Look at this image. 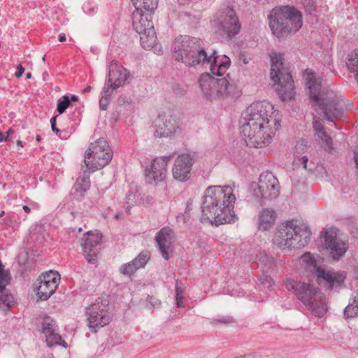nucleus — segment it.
<instances>
[{"label": "nucleus", "instance_id": "1", "mask_svg": "<svg viewBox=\"0 0 358 358\" xmlns=\"http://www.w3.org/2000/svg\"><path fill=\"white\" fill-rule=\"evenodd\" d=\"M240 124L247 145L262 147L270 143L280 128V115L268 102L257 101L244 110Z\"/></svg>", "mask_w": 358, "mask_h": 358}, {"label": "nucleus", "instance_id": "2", "mask_svg": "<svg viewBox=\"0 0 358 358\" xmlns=\"http://www.w3.org/2000/svg\"><path fill=\"white\" fill-rule=\"evenodd\" d=\"M234 185L208 187L203 196L201 222H209L216 226L234 222Z\"/></svg>", "mask_w": 358, "mask_h": 358}, {"label": "nucleus", "instance_id": "3", "mask_svg": "<svg viewBox=\"0 0 358 358\" xmlns=\"http://www.w3.org/2000/svg\"><path fill=\"white\" fill-rule=\"evenodd\" d=\"M201 40L196 38L181 36L174 43V57L176 60L191 66L211 62V74L222 77L230 66L229 58L225 56L224 60L219 61L215 50L208 56L201 47Z\"/></svg>", "mask_w": 358, "mask_h": 358}, {"label": "nucleus", "instance_id": "4", "mask_svg": "<svg viewBox=\"0 0 358 358\" xmlns=\"http://www.w3.org/2000/svg\"><path fill=\"white\" fill-rule=\"evenodd\" d=\"M303 78L310 91V99L318 105L324 118L334 122V119L341 117L343 113L342 97L323 87L322 78L311 69L305 70Z\"/></svg>", "mask_w": 358, "mask_h": 358}, {"label": "nucleus", "instance_id": "5", "mask_svg": "<svg viewBox=\"0 0 358 358\" xmlns=\"http://www.w3.org/2000/svg\"><path fill=\"white\" fill-rule=\"evenodd\" d=\"M135 7L131 20L134 30L140 35L144 49H150L156 43L157 36L152 20V12L157 8L158 0H131Z\"/></svg>", "mask_w": 358, "mask_h": 358}, {"label": "nucleus", "instance_id": "6", "mask_svg": "<svg viewBox=\"0 0 358 358\" xmlns=\"http://www.w3.org/2000/svg\"><path fill=\"white\" fill-rule=\"evenodd\" d=\"M289 220L278 226L273 242L280 249L300 248L306 246L312 235L309 227L304 223L296 224Z\"/></svg>", "mask_w": 358, "mask_h": 358}, {"label": "nucleus", "instance_id": "7", "mask_svg": "<svg viewBox=\"0 0 358 358\" xmlns=\"http://www.w3.org/2000/svg\"><path fill=\"white\" fill-rule=\"evenodd\" d=\"M302 24L301 13L292 6H285L273 10L269 17V27L278 38L295 34Z\"/></svg>", "mask_w": 358, "mask_h": 358}, {"label": "nucleus", "instance_id": "8", "mask_svg": "<svg viewBox=\"0 0 358 358\" xmlns=\"http://www.w3.org/2000/svg\"><path fill=\"white\" fill-rule=\"evenodd\" d=\"M271 78L278 85L277 89L278 96L285 101L292 99L294 96V80L288 69L285 66L282 55L271 52Z\"/></svg>", "mask_w": 358, "mask_h": 358}, {"label": "nucleus", "instance_id": "9", "mask_svg": "<svg viewBox=\"0 0 358 358\" xmlns=\"http://www.w3.org/2000/svg\"><path fill=\"white\" fill-rule=\"evenodd\" d=\"M199 86L208 99H220L228 96L238 97L240 92L234 83L225 77L214 78L210 73H203L199 78Z\"/></svg>", "mask_w": 358, "mask_h": 358}, {"label": "nucleus", "instance_id": "10", "mask_svg": "<svg viewBox=\"0 0 358 358\" xmlns=\"http://www.w3.org/2000/svg\"><path fill=\"white\" fill-rule=\"evenodd\" d=\"M108 304L103 303L100 298L86 308V315L88 327L91 331L96 332L98 329L109 324L110 321V313L106 310Z\"/></svg>", "mask_w": 358, "mask_h": 358}, {"label": "nucleus", "instance_id": "11", "mask_svg": "<svg viewBox=\"0 0 358 358\" xmlns=\"http://www.w3.org/2000/svg\"><path fill=\"white\" fill-rule=\"evenodd\" d=\"M280 193L278 179L271 172L262 173L259 178L257 189H255V195L260 198V204L264 205L266 199H275Z\"/></svg>", "mask_w": 358, "mask_h": 358}, {"label": "nucleus", "instance_id": "12", "mask_svg": "<svg viewBox=\"0 0 358 358\" xmlns=\"http://www.w3.org/2000/svg\"><path fill=\"white\" fill-rule=\"evenodd\" d=\"M154 136L157 138H169L173 136L180 129L177 117L171 111L159 114L153 121Z\"/></svg>", "mask_w": 358, "mask_h": 358}, {"label": "nucleus", "instance_id": "13", "mask_svg": "<svg viewBox=\"0 0 358 358\" xmlns=\"http://www.w3.org/2000/svg\"><path fill=\"white\" fill-rule=\"evenodd\" d=\"M198 159L199 155L196 152H189L178 155L175 159L172 169L173 178L180 182L189 180L192 166Z\"/></svg>", "mask_w": 358, "mask_h": 358}, {"label": "nucleus", "instance_id": "14", "mask_svg": "<svg viewBox=\"0 0 358 358\" xmlns=\"http://www.w3.org/2000/svg\"><path fill=\"white\" fill-rule=\"evenodd\" d=\"M321 236L324 237L325 248L334 260H339L345 254L348 243L338 237L336 228L332 227L322 231Z\"/></svg>", "mask_w": 358, "mask_h": 358}, {"label": "nucleus", "instance_id": "15", "mask_svg": "<svg viewBox=\"0 0 358 358\" xmlns=\"http://www.w3.org/2000/svg\"><path fill=\"white\" fill-rule=\"evenodd\" d=\"M219 29L229 37H234L241 29V24L234 8L227 7L217 13L215 19Z\"/></svg>", "mask_w": 358, "mask_h": 358}, {"label": "nucleus", "instance_id": "16", "mask_svg": "<svg viewBox=\"0 0 358 358\" xmlns=\"http://www.w3.org/2000/svg\"><path fill=\"white\" fill-rule=\"evenodd\" d=\"M286 289L292 292L296 298L304 305H310L315 300L320 289L310 283L294 280H288L285 283Z\"/></svg>", "mask_w": 358, "mask_h": 358}, {"label": "nucleus", "instance_id": "17", "mask_svg": "<svg viewBox=\"0 0 358 358\" xmlns=\"http://www.w3.org/2000/svg\"><path fill=\"white\" fill-rule=\"evenodd\" d=\"M102 235L100 233L91 231L84 234L81 239V246L86 260L90 264L97 262V256L101 250Z\"/></svg>", "mask_w": 358, "mask_h": 358}, {"label": "nucleus", "instance_id": "18", "mask_svg": "<svg viewBox=\"0 0 358 358\" xmlns=\"http://www.w3.org/2000/svg\"><path fill=\"white\" fill-rule=\"evenodd\" d=\"M170 159L171 156H164L152 160L150 167L145 169V178L148 183L159 182L165 180Z\"/></svg>", "mask_w": 358, "mask_h": 358}, {"label": "nucleus", "instance_id": "19", "mask_svg": "<svg viewBox=\"0 0 358 358\" xmlns=\"http://www.w3.org/2000/svg\"><path fill=\"white\" fill-rule=\"evenodd\" d=\"M10 279L9 270L6 269L0 261V304L3 305L7 310L17 305L14 296L6 289V286L9 285Z\"/></svg>", "mask_w": 358, "mask_h": 358}, {"label": "nucleus", "instance_id": "20", "mask_svg": "<svg viewBox=\"0 0 358 358\" xmlns=\"http://www.w3.org/2000/svg\"><path fill=\"white\" fill-rule=\"evenodd\" d=\"M174 239V232L169 227H164L155 236L157 246L162 257L168 260Z\"/></svg>", "mask_w": 358, "mask_h": 358}, {"label": "nucleus", "instance_id": "21", "mask_svg": "<svg viewBox=\"0 0 358 358\" xmlns=\"http://www.w3.org/2000/svg\"><path fill=\"white\" fill-rule=\"evenodd\" d=\"M113 152L111 149H106V152H94V155L85 157V164L92 172L105 167L111 161Z\"/></svg>", "mask_w": 358, "mask_h": 358}, {"label": "nucleus", "instance_id": "22", "mask_svg": "<svg viewBox=\"0 0 358 358\" xmlns=\"http://www.w3.org/2000/svg\"><path fill=\"white\" fill-rule=\"evenodd\" d=\"M129 76V72L120 64L112 62L109 65L108 81L112 83L113 89H117L123 85Z\"/></svg>", "mask_w": 358, "mask_h": 358}, {"label": "nucleus", "instance_id": "23", "mask_svg": "<svg viewBox=\"0 0 358 358\" xmlns=\"http://www.w3.org/2000/svg\"><path fill=\"white\" fill-rule=\"evenodd\" d=\"M150 258L149 252L143 251L132 261L122 264L120 267L119 271L125 276L131 277L138 269L143 268Z\"/></svg>", "mask_w": 358, "mask_h": 358}, {"label": "nucleus", "instance_id": "24", "mask_svg": "<svg viewBox=\"0 0 358 358\" xmlns=\"http://www.w3.org/2000/svg\"><path fill=\"white\" fill-rule=\"evenodd\" d=\"M316 275L319 279H323L325 281L330 289L341 286L345 279V275L342 273L326 271L320 267L316 269Z\"/></svg>", "mask_w": 358, "mask_h": 358}, {"label": "nucleus", "instance_id": "25", "mask_svg": "<svg viewBox=\"0 0 358 358\" xmlns=\"http://www.w3.org/2000/svg\"><path fill=\"white\" fill-rule=\"evenodd\" d=\"M313 127L315 131V134L320 140V143L322 147L327 151H331L334 149L332 139L325 131L324 127L320 120H316L315 117H314Z\"/></svg>", "mask_w": 358, "mask_h": 358}, {"label": "nucleus", "instance_id": "26", "mask_svg": "<svg viewBox=\"0 0 358 358\" xmlns=\"http://www.w3.org/2000/svg\"><path fill=\"white\" fill-rule=\"evenodd\" d=\"M276 213L271 208H263L259 214L258 229L260 231H268L273 226Z\"/></svg>", "mask_w": 358, "mask_h": 358}, {"label": "nucleus", "instance_id": "27", "mask_svg": "<svg viewBox=\"0 0 358 358\" xmlns=\"http://www.w3.org/2000/svg\"><path fill=\"white\" fill-rule=\"evenodd\" d=\"M307 149L306 143L304 141H301L296 143L294 148V162H300L305 169L312 170V167H308V159L306 155H302L305 152V150Z\"/></svg>", "mask_w": 358, "mask_h": 358}, {"label": "nucleus", "instance_id": "28", "mask_svg": "<svg viewBox=\"0 0 358 358\" xmlns=\"http://www.w3.org/2000/svg\"><path fill=\"white\" fill-rule=\"evenodd\" d=\"M57 287L54 285L53 283H44V281L38 280L37 295L41 300H47L55 293Z\"/></svg>", "mask_w": 358, "mask_h": 358}, {"label": "nucleus", "instance_id": "29", "mask_svg": "<svg viewBox=\"0 0 358 358\" xmlns=\"http://www.w3.org/2000/svg\"><path fill=\"white\" fill-rule=\"evenodd\" d=\"M106 149H110L108 142L105 138H100L90 145L85 157H89L90 155H94V152L99 153L106 152Z\"/></svg>", "mask_w": 358, "mask_h": 358}, {"label": "nucleus", "instance_id": "30", "mask_svg": "<svg viewBox=\"0 0 358 358\" xmlns=\"http://www.w3.org/2000/svg\"><path fill=\"white\" fill-rule=\"evenodd\" d=\"M90 187V180L88 175L84 173L76 180L74 184L73 189L76 192L80 194L81 196L84 194Z\"/></svg>", "mask_w": 358, "mask_h": 358}, {"label": "nucleus", "instance_id": "31", "mask_svg": "<svg viewBox=\"0 0 358 358\" xmlns=\"http://www.w3.org/2000/svg\"><path fill=\"white\" fill-rule=\"evenodd\" d=\"M306 307L311 311V313L317 317H323L327 311V307L324 302L317 303L316 300H313L310 305H307Z\"/></svg>", "mask_w": 358, "mask_h": 358}, {"label": "nucleus", "instance_id": "32", "mask_svg": "<svg viewBox=\"0 0 358 358\" xmlns=\"http://www.w3.org/2000/svg\"><path fill=\"white\" fill-rule=\"evenodd\" d=\"M56 331L57 330H53L50 333L45 334L47 345L49 347L58 345L66 348V342L63 341L62 336Z\"/></svg>", "mask_w": 358, "mask_h": 358}, {"label": "nucleus", "instance_id": "33", "mask_svg": "<svg viewBox=\"0 0 358 358\" xmlns=\"http://www.w3.org/2000/svg\"><path fill=\"white\" fill-rule=\"evenodd\" d=\"M344 315L347 318L358 316V296H355L352 301L345 307Z\"/></svg>", "mask_w": 358, "mask_h": 358}, {"label": "nucleus", "instance_id": "34", "mask_svg": "<svg viewBox=\"0 0 358 358\" xmlns=\"http://www.w3.org/2000/svg\"><path fill=\"white\" fill-rule=\"evenodd\" d=\"M38 280L44 281V283H53L54 285H59L60 275L57 271H49L39 276Z\"/></svg>", "mask_w": 358, "mask_h": 358}, {"label": "nucleus", "instance_id": "35", "mask_svg": "<svg viewBox=\"0 0 358 358\" xmlns=\"http://www.w3.org/2000/svg\"><path fill=\"white\" fill-rule=\"evenodd\" d=\"M347 67L350 71L355 73V78L358 81V50L349 55Z\"/></svg>", "mask_w": 358, "mask_h": 358}, {"label": "nucleus", "instance_id": "36", "mask_svg": "<svg viewBox=\"0 0 358 358\" xmlns=\"http://www.w3.org/2000/svg\"><path fill=\"white\" fill-rule=\"evenodd\" d=\"M53 330H57L55 321L50 316H45L42 322V332L45 335Z\"/></svg>", "mask_w": 358, "mask_h": 358}, {"label": "nucleus", "instance_id": "37", "mask_svg": "<svg viewBox=\"0 0 358 358\" xmlns=\"http://www.w3.org/2000/svg\"><path fill=\"white\" fill-rule=\"evenodd\" d=\"M259 264L263 265L262 270L264 273H268L270 270L275 267L274 259L271 257L265 255L259 260Z\"/></svg>", "mask_w": 358, "mask_h": 358}, {"label": "nucleus", "instance_id": "38", "mask_svg": "<svg viewBox=\"0 0 358 358\" xmlns=\"http://www.w3.org/2000/svg\"><path fill=\"white\" fill-rule=\"evenodd\" d=\"M71 99L69 96L64 95L62 99H59L57 104V110L59 114H62L70 106Z\"/></svg>", "mask_w": 358, "mask_h": 358}, {"label": "nucleus", "instance_id": "39", "mask_svg": "<svg viewBox=\"0 0 358 358\" xmlns=\"http://www.w3.org/2000/svg\"><path fill=\"white\" fill-rule=\"evenodd\" d=\"M138 199V195L136 192H133L132 190H129L126 194L125 198V208L127 210H128L131 206L134 205L136 203Z\"/></svg>", "mask_w": 358, "mask_h": 358}, {"label": "nucleus", "instance_id": "40", "mask_svg": "<svg viewBox=\"0 0 358 358\" xmlns=\"http://www.w3.org/2000/svg\"><path fill=\"white\" fill-rule=\"evenodd\" d=\"M258 280L259 282V285L265 289H271L274 285L271 278L264 273L258 277Z\"/></svg>", "mask_w": 358, "mask_h": 358}, {"label": "nucleus", "instance_id": "41", "mask_svg": "<svg viewBox=\"0 0 358 358\" xmlns=\"http://www.w3.org/2000/svg\"><path fill=\"white\" fill-rule=\"evenodd\" d=\"M234 319L231 316H220L216 318H213L211 321L213 325L218 324H229L234 323Z\"/></svg>", "mask_w": 358, "mask_h": 358}, {"label": "nucleus", "instance_id": "42", "mask_svg": "<svg viewBox=\"0 0 358 358\" xmlns=\"http://www.w3.org/2000/svg\"><path fill=\"white\" fill-rule=\"evenodd\" d=\"M146 301L148 302L146 306L150 310H153L156 308H159V306L161 305L160 301L152 296H148L146 299Z\"/></svg>", "mask_w": 358, "mask_h": 358}, {"label": "nucleus", "instance_id": "43", "mask_svg": "<svg viewBox=\"0 0 358 358\" xmlns=\"http://www.w3.org/2000/svg\"><path fill=\"white\" fill-rule=\"evenodd\" d=\"M115 90V89H113L112 83H109L108 82L103 87V91L101 92V96L110 99L113 90Z\"/></svg>", "mask_w": 358, "mask_h": 358}, {"label": "nucleus", "instance_id": "44", "mask_svg": "<svg viewBox=\"0 0 358 358\" xmlns=\"http://www.w3.org/2000/svg\"><path fill=\"white\" fill-rule=\"evenodd\" d=\"M302 259L308 265L315 266V260L314 259V257L310 252H306L302 256Z\"/></svg>", "mask_w": 358, "mask_h": 358}, {"label": "nucleus", "instance_id": "45", "mask_svg": "<svg viewBox=\"0 0 358 358\" xmlns=\"http://www.w3.org/2000/svg\"><path fill=\"white\" fill-rule=\"evenodd\" d=\"M57 117V115H55L50 119L51 128H52V131H54L57 134H59L58 136L60 138H63V136H62V132L59 129H57L56 127Z\"/></svg>", "mask_w": 358, "mask_h": 358}, {"label": "nucleus", "instance_id": "46", "mask_svg": "<svg viewBox=\"0 0 358 358\" xmlns=\"http://www.w3.org/2000/svg\"><path fill=\"white\" fill-rule=\"evenodd\" d=\"M303 4L308 8V11L314 10L315 8V0H303L302 1Z\"/></svg>", "mask_w": 358, "mask_h": 358}, {"label": "nucleus", "instance_id": "47", "mask_svg": "<svg viewBox=\"0 0 358 358\" xmlns=\"http://www.w3.org/2000/svg\"><path fill=\"white\" fill-rule=\"evenodd\" d=\"M184 294V288L182 287L181 282L176 280V296H183Z\"/></svg>", "mask_w": 358, "mask_h": 358}, {"label": "nucleus", "instance_id": "48", "mask_svg": "<svg viewBox=\"0 0 358 358\" xmlns=\"http://www.w3.org/2000/svg\"><path fill=\"white\" fill-rule=\"evenodd\" d=\"M108 98H106L105 96H101L99 100V107L101 110H106L108 108V105L109 103Z\"/></svg>", "mask_w": 358, "mask_h": 358}, {"label": "nucleus", "instance_id": "49", "mask_svg": "<svg viewBox=\"0 0 358 358\" xmlns=\"http://www.w3.org/2000/svg\"><path fill=\"white\" fill-rule=\"evenodd\" d=\"M24 68L21 64H19L17 66V71L15 73V76L16 78H20L22 75L24 73Z\"/></svg>", "mask_w": 358, "mask_h": 358}, {"label": "nucleus", "instance_id": "50", "mask_svg": "<svg viewBox=\"0 0 358 358\" xmlns=\"http://www.w3.org/2000/svg\"><path fill=\"white\" fill-rule=\"evenodd\" d=\"M184 296H176V304L178 308H182L184 306L183 302Z\"/></svg>", "mask_w": 358, "mask_h": 358}, {"label": "nucleus", "instance_id": "51", "mask_svg": "<svg viewBox=\"0 0 358 358\" xmlns=\"http://www.w3.org/2000/svg\"><path fill=\"white\" fill-rule=\"evenodd\" d=\"M354 161L355 163V168H356L355 175L358 178V152H354Z\"/></svg>", "mask_w": 358, "mask_h": 358}, {"label": "nucleus", "instance_id": "52", "mask_svg": "<svg viewBox=\"0 0 358 358\" xmlns=\"http://www.w3.org/2000/svg\"><path fill=\"white\" fill-rule=\"evenodd\" d=\"M12 223V220L10 218V216H6L3 220V224L7 225V226H10Z\"/></svg>", "mask_w": 358, "mask_h": 358}, {"label": "nucleus", "instance_id": "53", "mask_svg": "<svg viewBox=\"0 0 358 358\" xmlns=\"http://www.w3.org/2000/svg\"><path fill=\"white\" fill-rule=\"evenodd\" d=\"M66 35L65 34L62 33V34H60L59 35V41L60 42H64L66 41Z\"/></svg>", "mask_w": 358, "mask_h": 358}, {"label": "nucleus", "instance_id": "54", "mask_svg": "<svg viewBox=\"0 0 358 358\" xmlns=\"http://www.w3.org/2000/svg\"><path fill=\"white\" fill-rule=\"evenodd\" d=\"M255 353H252V354L245 355L244 356H240L239 357L255 358Z\"/></svg>", "mask_w": 358, "mask_h": 358}, {"label": "nucleus", "instance_id": "55", "mask_svg": "<svg viewBox=\"0 0 358 358\" xmlns=\"http://www.w3.org/2000/svg\"><path fill=\"white\" fill-rule=\"evenodd\" d=\"M22 208H23V210H24V212L28 214V213H30L31 208L28 206L24 205V206H22Z\"/></svg>", "mask_w": 358, "mask_h": 358}, {"label": "nucleus", "instance_id": "56", "mask_svg": "<svg viewBox=\"0 0 358 358\" xmlns=\"http://www.w3.org/2000/svg\"><path fill=\"white\" fill-rule=\"evenodd\" d=\"M70 99H71V101H78V97L76 95H71V96H69Z\"/></svg>", "mask_w": 358, "mask_h": 358}, {"label": "nucleus", "instance_id": "57", "mask_svg": "<svg viewBox=\"0 0 358 358\" xmlns=\"http://www.w3.org/2000/svg\"><path fill=\"white\" fill-rule=\"evenodd\" d=\"M7 137H4L3 134L0 132V142H2L3 141H6Z\"/></svg>", "mask_w": 358, "mask_h": 358}, {"label": "nucleus", "instance_id": "58", "mask_svg": "<svg viewBox=\"0 0 358 358\" xmlns=\"http://www.w3.org/2000/svg\"><path fill=\"white\" fill-rule=\"evenodd\" d=\"M90 90H91V86H90V85H89V86H87V87H85V88L84 89V91H83V92H84L85 93H87V92H90Z\"/></svg>", "mask_w": 358, "mask_h": 358}, {"label": "nucleus", "instance_id": "59", "mask_svg": "<svg viewBox=\"0 0 358 358\" xmlns=\"http://www.w3.org/2000/svg\"><path fill=\"white\" fill-rule=\"evenodd\" d=\"M17 145H19V146H20V147H23L22 141L18 140V141H17Z\"/></svg>", "mask_w": 358, "mask_h": 358}, {"label": "nucleus", "instance_id": "60", "mask_svg": "<svg viewBox=\"0 0 358 358\" xmlns=\"http://www.w3.org/2000/svg\"><path fill=\"white\" fill-rule=\"evenodd\" d=\"M31 78V73H27L26 74V79H30Z\"/></svg>", "mask_w": 358, "mask_h": 358}, {"label": "nucleus", "instance_id": "61", "mask_svg": "<svg viewBox=\"0 0 358 358\" xmlns=\"http://www.w3.org/2000/svg\"><path fill=\"white\" fill-rule=\"evenodd\" d=\"M13 133V131L12 129H9L7 132H6V134H7V138H8L10 134Z\"/></svg>", "mask_w": 358, "mask_h": 358}, {"label": "nucleus", "instance_id": "62", "mask_svg": "<svg viewBox=\"0 0 358 358\" xmlns=\"http://www.w3.org/2000/svg\"><path fill=\"white\" fill-rule=\"evenodd\" d=\"M36 141H37L38 142H40V141H41V136H39V135H37V136H36Z\"/></svg>", "mask_w": 358, "mask_h": 358}, {"label": "nucleus", "instance_id": "63", "mask_svg": "<svg viewBox=\"0 0 358 358\" xmlns=\"http://www.w3.org/2000/svg\"><path fill=\"white\" fill-rule=\"evenodd\" d=\"M356 279L358 280V268L355 270Z\"/></svg>", "mask_w": 358, "mask_h": 358}, {"label": "nucleus", "instance_id": "64", "mask_svg": "<svg viewBox=\"0 0 358 358\" xmlns=\"http://www.w3.org/2000/svg\"><path fill=\"white\" fill-rule=\"evenodd\" d=\"M4 214H5L4 210H1L0 211V217H3L4 215Z\"/></svg>", "mask_w": 358, "mask_h": 358}]
</instances>
